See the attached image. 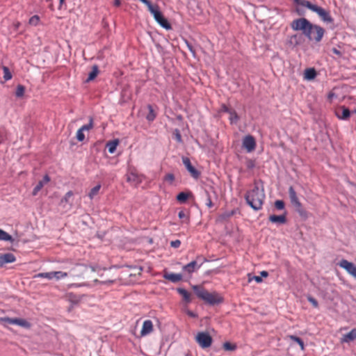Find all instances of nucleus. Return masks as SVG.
<instances>
[{
	"mask_svg": "<svg viewBox=\"0 0 356 356\" xmlns=\"http://www.w3.org/2000/svg\"><path fill=\"white\" fill-rule=\"evenodd\" d=\"M291 27L294 31H301L302 34L309 40L319 42L321 41L325 30L321 26L312 24L306 18H299L293 20Z\"/></svg>",
	"mask_w": 356,
	"mask_h": 356,
	"instance_id": "nucleus-1",
	"label": "nucleus"
},
{
	"mask_svg": "<svg viewBox=\"0 0 356 356\" xmlns=\"http://www.w3.org/2000/svg\"><path fill=\"white\" fill-rule=\"evenodd\" d=\"M245 197L248 204L254 210H260L266 197L262 181H255L253 188L247 192Z\"/></svg>",
	"mask_w": 356,
	"mask_h": 356,
	"instance_id": "nucleus-2",
	"label": "nucleus"
},
{
	"mask_svg": "<svg viewBox=\"0 0 356 356\" xmlns=\"http://www.w3.org/2000/svg\"><path fill=\"white\" fill-rule=\"evenodd\" d=\"M294 2L299 6L306 7L310 10L317 13L321 19L325 22L332 23L334 21L329 11L325 10L324 8L318 6L317 5L312 4L307 0H294Z\"/></svg>",
	"mask_w": 356,
	"mask_h": 356,
	"instance_id": "nucleus-3",
	"label": "nucleus"
},
{
	"mask_svg": "<svg viewBox=\"0 0 356 356\" xmlns=\"http://www.w3.org/2000/svg\"><path fill=\"white\" fill-rule=\"evenodd\" d=\"M193 289L198 298L209 305H214L221 303L223 301L222 297L216 292L209 293L204 289L198 286H193Z\"/></svg>",
	"mask_w": 356,
	"mask_h": 356,
	"instance_id": "nucleus-4",
	"label": "nucleus"
},
{
	"mask_svg": "<svg viewBox=\"0 0 356 356\" xmlns=\"http://www.w3.org/2000/svg\"><path fill=\"white\" fill-rule=\"evenodd\" d=\"M195 341L202 348H207L212 344L213 339L208 332H200L195 336Z\"/></svg>",
	"mask_w": 356,
	"mask_h": 356,
	"instance_id": "nucleus-5",
	"label": "nucleus"
},
{
	"mask_svg": "<svg viewBox=\"0 0 356 356\" xmlns=\"http://www.w3.org/2000/svg\"><path fill=\"white\" fill-rule=\"evenodd\" d=\"M94 127L93 118H90L89 120V123L87 124L83 125L81 128H79L76 134V138L78 141L83 142L85 140L84 131H90Z\"/></svg>",
	"mask_w": 356,
	"mask_h": 356,
	"instance_id": "nucleus-6",
	"label": "nucleus"
},
{
	"mask_svg": "<svg viewBox=\"0 0 356 356\" xmlns=\"http://www.w3.org/2000/svg\"><path fill=\"white\" fill-rule=\"evenodd\" d=\"M338 265L346 270V272L356 279V266L346 259H342Z\"/></svg>",
	"mask_w": 356,
	"mask_h": 356,
	"instance_id": "nucleus-7",
	"label": "nucleus"
},
{
	"mask_svg": "<svg viewBox=\"0 0 356 356\" xmlns=\"http://www.w3.org/2000/svg\"><path fill=\"white\" fill-rule=\"evenodd\" d=\"M74 204V193L72 191H68L60 200V205L67 209H70Z\"/></svg>",
	"mask_w": 356,
	"mask_h": 356,
	"instance_id": "nucleus-8",
	"label": "nucleus"
},
{
	"mask_svg": "<svg viewBox=\"0 0 356 356\" xmlns=\"http://www.w3.org/2000/svg\"><path fill=\"white\" fill-rule=\"evenodd\" d=\"M4 322L12 325H17L25 328H30L31 323L24 318H4L2 319Z\"/></svg>",
	"mask_w": 356,
	"mask_h": 356,
	"instance_id": "nucleus-9",
	"label": "nucleus"
},
{
	"mask_svg": "<svg viewBox=\"0 0 356 356\" xmlns=\"http://www.w3.org/2000/svg\"><path fill=\"white\" fill-rule=\"evenodd\" d=\"M243 147L245 148L248 152L254 151L256 147L254 138L251 135L245 136L243 140Z\"/></svg>",
	"mask_w": 356,
	"mask_h": 356,
	"instance_id": "nucleus-10",
	"label": "nucleus"
},
{
	"mask_svg": "<svg viewBox=\"0 0 356 356\" xmlns=\"http://www.w3.org/2000/svg\"><path fill=\"white\" fill-rule=\"evenodd\" d=\"M182 162L193 178L197 179L200 177V172L192 165L189 158L185 156L182 157Z\"/></svg>",
	"mask_w": 356,
	"mask_h": 356,
	"instance_id": "nucleus-11",
	"label": "nucleus"
},
{
	"mask_svg": "<svg viewBox=\"0 0 356 356\" xmlns=\"http://www.w3.org/2000/svg\"><path fill=\"white\" fill-rule=\"evenodd\" d=\"M335 114L339 119L346 120L350 117V111L346 106H341L336 109Z\"/></svg>",
	"mask_w": 356,
	"mask_h": 356,
	"instance_id": "nucleus-12",
	"label": "nucleus"
},
{
	"mask_svg": "<svg viewBox=\"0 0 356 356\" xmlns=\"http://www.w3.org/2000/svg\"><path fill=\"white\" fill-rule=\"evenodd\" d=\"M289 195L291 204L296 208L301 207V203L297 196L296 192L295 191L293 186H290L289 188Z\"/></svg>",
	"mask_w": 356,
	"mask_h": 356,
	"instance_id": "nucleus-13",
	"label": "nucleus"
},
{
	"mask_svg": "<svg viewBox=\"0 0 356 356\" xmlns=\"http://www.w3.org/2000/svg\"><path fill=\"white\" fill-rule=\"evenodd\" d=\"M16 261L15 256L12 253H6L0 255V267H3L8 263H13Z\"/></svg>",
	"mask_w": 356,
	"mask_h": 356,
	"instance_id": "nucleus-14",
	"label": "nucleus"
},
{
	"mask_svg": "<svg viewBox=\"0 0 356 356\" xmlns=\"http://www.w3.org/2000/svg\"><path fill=\"white\" fill-rule=\"evenodd\" d=\"M153 331V323L150 320H146L143 322L140 331V335L144 337L150 334Z\"/></svg>",
	"mask_w": 356,
	"mask_h": 356,
	"instance_id": "nucleus-15",
	"label": "nucleus"
},
{
	"mask_svg": "<svg viewBox=\"0 0 356 356\" xmlns=\"http://www.w3.org/2000/svg\"><path fill=\"white\" fill-rule=\"evenodd\" d=\"M163 277L165 280H168L172 282L175 283L181 280L182 275L181 274L164 272Z\"/></svg>",
	"mask_w": 356,
	"mask_h": 356,
	"instance_id": "nucleus-16",
	"label": "nucleus"
},
{
	"mask_svg": "<svg viewBox=\"0 0 356 356\" xmlns=\"http://www.w3.org/2000/svg\"><path fill=\"white\" fill-rule=\"evenodd\" d=\"M356 339V328L351 330L348 333L343 335L341 339L342 343H350Z\"/></svg>",
	"mask_w": 356,
	"mask_h": 356,
	"instance_id": "nucleus-17",
	"label": "nucleus"
},
{
	"mask_svg": "<svg viewBox=\"0 0 356 356\" xmlns=\"http://www.w3.org/2000/svg\"><path fill=\"white\" fill-rule=\"evenodd\" d=\"M200 266H198L196 261H193L189 264L183 266V270L188 273V274H191L192 273L197 270Z\"/></svg>",
	"mask_w": 356,
	"mask_h": 356,
	"instance_id": "nucleus-18",
	"label": "nucleus"
},
{
	"mask_svg": "<svg viewBox=\"0 0 356 356\" xmlns=\"http://www.w3.org/2000/svg\"><path fill=\"white\" fill-rule=\"evenodd\" d=\"M202 201L204 202V204L209 208H211L213 206V204L211 200V197L207 191H204L202 195Z\"/></svg>",
	"mask_w": 356,
	"mask_h": 356,
	"instance_id": "nucleus-19",
	"label": "nucleus"
},
{
	"mask_svg": "<svg viewBox=\"0 0 356 356\" xmlns=\"http://www.w3.org/2000/svg\"><path fill=\"white\" fill-rule=\"evenodd\" d=\"M316 76V72L314 68H307L304 72V79L306 80H312Z\"/></svg>",
	"mask_w": 356,
	"mask_h": 356,
	"instance_id": "nucleus-20",
	"label": "nucleus"
},
{
	"mask_svg": "<svg viewBox=\"0 0 356 356\" xmlns=\"http://www.w3.org/2000/svg\"><path fill=\"white\" fill-rule=\"evenodd\" d=\"M119 144L118 140H111L107 143L106 147L109 153L113 154L115 152L117 146Z\"/></svg>",
	"mask_w": 356,
	"mask_h": 356,
	"instance_id": "nucleus-21",
	"label": "nucleus"
},
{
	"mask_svg": "<svg viewBox=\"0 0 356 356\" xmlns=\"http://www.w3.org/2000/svg\"><path fill=\"white\" fill-rule=\"evenodd\" d=\"M177 291L178 293L182 296L183 299L186 302H190L191 299V293L187 291L186 289H177Z\"/></svg>",
	"mask_w": 356,
	"mask_h": 356,
	"instance_id": "nucleus-22",
	"label": "nucleus"
},
{
	"mask_svg": "<svg viewBox=\"0 0 356 356\" xmlns=\"http://www.w3.org/2000/svg\"><path fill=\"white\" fill-rule=\"evenodd\" d=\"M147 108H148L149 113H148V114L146 116V119L149 122H152L156 118V113H155V111H154V108H153L152 105L149 104L147 106Z\"/></svg>",
	"mask_w": 356,
	"mask_h": 356,
	"instance_id": "nucleus-23",
	"label": "nucleus"
},
{
	"mask_svg": "<svg viewBox=\"0 0 356 356\" xmlns=\"http://www.w3.org/2000/svg\"><path fill=\"white\" fill-rule=\"evenodd\" d=\"M190 195H191V193L181 192L177 195V200L180 203H184Z\"/></svg>",
	"mask_w": 356,
	"mask_h": 356,
	"instance_id": "nucleus-24",
	"label": "nucleus"
},
{
	"mask_svg": "<svg viewBox=\"0 0 356 356\" xmlns=\"http://www.w3.org/2000/svg\"><path fill=\"white\" fill-rule=\"evenodd\" d=\"M99 69L97 65H93L92 68V71L89 73L88 77L87 79V82L92 81L98 74Z\"/></svg>",
	"mask_w": 356,
	"mask_h": 356,
	"instance_id": "nucleus-25",
	"label": "nucleus"
},
{
	"mask_svg": "<svg viewBox=\"0 0 356 356\" xmlns=\"http://www.w3.org/2000/svg\"><path fill=\"white\" fill-rule=\"evenodd\" d=\"M127 180L129 182H133V183H136V184H138L140 182V180L139 179L137 174H136L135 172H131L127 175Z\"/></svg>",
	"mask_w": 356,
	"mask_h": 356,
	"instance_id": "nucleus-26",
	"label": "nucleus"
},
{
	"mask_svg": "<svg viewBox=\"0 0 356 356\" xmlns=\"http://www.w3.org/2000/svg\"><path fill=\"white\" fill-rule=\"evenodd\" d=\"M270 220L273 222H284L286 220L285 216L284 215H272L270 216Z\"/></svg>",
	"mask_w": 356,
	"mask_h": 356,
	"instance_id": "nucleus-27",
	"label": "nucleus"
},
{
	"mask_svg": "<svg viewBox=\"0 0 356 356\" xmlns=\"http://www.w3.org/2000/svg\"><path fill=\"white\" fill-rule=\"evenodd\" d=\"M101 188V185L98 184L93 187L88 193L90 200H92L98 193Z\"/></svg>",
	"mask_w": 356,
	"mask_h": 356,
	"instance_id": "nucleus-28",
	"label": "nucleus"
},
{
	"mask_svg": "<svg viewBox=\"0 0 356 356\" xmlns=\"http://www.w3.org/2000/svg\"><path fill=\"white\" fill-rule=\"evenodd\" d=\"M231 124H236L238 122L239 120V117L236 112L234 110H232L229 113V118Z\"/></svg>",
	"mask_w": 356,
	"mask_h": 356,
	"instance_id": "nucleus-29",
	"label": "nucleus"
},
{
	"mask_svg": "<svg viewBox=\"0 0 356 356\" xmlns=\"http://www.w3.org/2000/svg\"><path fill=\"white\" fill-rule=\"evenodd\" d=\"M288 337L290 339H291L292 341L296 342L300 346V349L302 350H303L305 349L304 342L300 338H299L296 336H294V335H289Z\"/></svg>",
	"mask_w": 356,
	"mask_h": 356,
	"instance_id": "nucleus-30",
	"label": "nucleus"
},
{
	"mask_svg": "<svg viewBox=\"0 0 356 356\" xmlns=\"http://www.w3.org/2000/svg\"><path fill=\"white\" fill-rule=\"evenodd\" d=\"M34 277H40V278H46L48 280H51L54 278V271L48 272V273H40L34 276Z\"/></svg>",
	"mask_w": 356,
	"mask_h": 356,
	"instance_id": "nucleus-31",
	"label": "nucleus"
},
{
	"mask_svg": "<svg viewBox=\"0 0 356 356\" xmlns=\"http://www.w3.org/2000/svg\"><path fill=\"white\" fill-rule=\"evenodd\" d=\"M3 72V79L5 81L10 80L13 77L11 72H10V70L6 66L2 67Z\"/></svg>",
	"mask_w": 356,
	"mask_h": 356,
	"instance_id": "nucleus-32",
	"label": "nucleus"
},
{
	"mask_svg": "<svg viewBox=\"0 0 356 356\" xmlns=\"http://www.w3.org/2000/svg\"><path fill=\"white\" fill-rule=\"evenodd\" d=\"M0 241H13V238L7 232H4L2 229H0Z\"/></svg>",
	"mask_w": 356,
	"mask_h": 356,
	"instance_id": "nucleus-33",
	"label": "nucleus"
},
{
	"mask_svg": "<svg viewBox=\"0 0 356 356\" xmlns=\"http://www.w3.org/2000/svg\"><path fill=\"white\" fill-rule=\"evenodd\" d=\"M68 274L66 272L54 271V278L58 280L67 277Z\"/></svg>",
	"mask_w": 356,
	"mask_h": 356,
	"instance_id": "nucleus-34",
	"label": "nucleus"
},
{
	"mask_svg": "<svg viewBox=\"0 0 356 356\" xmlns=\"http://www.w3.org/2000/svg\"><path fill=\"white\" fill-rule=\"evenodd\" d=\"M25 92V87L22 85H18L16 89L15 95L17 97H22Z\"/></svg>",
	"mask_w": 356,
	"mask_h": 356,
	"instance_id": "nucleus-35",
	"label": "nucleus"
},
{
	"mask_svg": "<svg viewBox=\"0 0 356 356\" xmlns=\"http://www.w3.org/2000/svg\"><path fill=\"white\" fill-rule=\"evenodd\" d=\"M223 348L225 350L232 351L236 348V346L230 342H225L223 343Z\"/></svg>",
	"mask_w": 356,
	"mask_h": 356,
	"instance_id": "nucleus-36",
	"label": "nucleus"
},
{
	"mask_svg": "<svg viewBox=\"0 0 356 356\" xmlns=\"http://www.w3.org/2000/svg\"><path fill=\"white\" fill-rule=\"evenodd\" d=\"M43 186V181H40L33 190V195H36Z\"/></svg>",
	"mask_w": 356,
	"mask_h": 356,
	"instance_id": "nucleus-37",
	"label": "nucleus"
},
{
	"mask_svg": "<svg viewBox=\"0 0 356 356\" xmlns=\"http://www.w3.org/2000/svg\"><path fill=\"white\" fill-rule=\"evenodd\" d=\"M39 17L38 15H33L29 19V23L32 26H37L39 23Z\"/></svg>",
	"mask_w": 356,
	"mask_h": 356,
	"instance_id": "nucleus-38",
	"label": "nucleus"
},
{
	"mask_svg": "<svg viewBox=\"0 0 356 356\" xmlns=\"http://www.w3.org/2000/svg\"><path fill=\"white\" fill-rule=\"evenodd\" d=\"M275 207L276 209L282 210L284 208V202L282 200H277L275 202Z\"/></svg>",
	"mask_w": 356,
	"mask_h": 356,
	"instance_id": "nucleus-39",
	"label": "nucleus"
},
{
	"mask_svg": "<svg viewBox=\"0 0 356 356\" xmlns=\"http://www.w3.org/2000/svg\"><path fill=\"white\" fill-rule=\"evenodd\" d=\"M68 299L73 302H78L79 301V298H78L75 295L72 293H69L67 295Z\"/></svg>",
	"mask_w": 356,
	"mask_h": 356,
	"instance_id": "nucleus-40",
	"label": "nucleus"
},
{
	"mask_svg": "<svg viewBox=\"0 0 356 356\" xmlns=\"http://www.w3.org/2000/svg\"><path fill=\"white\" fill-rule=\"evenodd\" d=\"M308 300L310 303H312V305L314 307H318V303L317 302V300L312 298V297H309L308 298Z\"/></svg>",
	"mask_w": 356,
	"mask_h": 356,
	"instance_id": "nucleus-41",
	"label": "nucleus"
},
{
	"mask_svg": "<svg viewBox=\"0 0 356 356\" xmlns=\"http://www.w3.org/2000/svg\"><path fill=\"white\" fill-rule=\"evenodd\" d=\"M180 245H181V241L179 240L172 241L170 243V245L175 248H179L180 246Z\"/></svg>",
	"mask_w": 356,
	"mask_h": 356,
	"instance_id": "nucleus-42",
	"label": "nucleus"
},
{
	"mask_svg": "<svg viewBox=\"0 0 356 356\" xmlns=\"http://www.w3.org/2000/svg\"><path fill=\"white\" fill-rule=\"evenodd\" d=\"M165 180L172 182L175 180V176L171 173L167 174L165 177Z\"/></svg>",
	"mask_w": 356,
	"mask_h": 356,
	"instance_id": "nucleus-43",
	"label": "nucleus"
},
{
	"mask_svg": "<svg viewBox=\"0 0 356 356\" xmlns=\"http://www.w3.org/2000/svg\"><path fill=\"white\" fill-rule=\"evenodd\" d=\"M332 51L333 54L337 55L338 57H341L343 55L342 52L341 51H339V49H337V48H332Z\"/></svg>",
	"mask_w": 356,
	"mask_h": 356,
	"instance_id": "nucleus-44",
	"label": "nucleus"
},
{
	"mask_svg": "<svg viewBox=\"0 0 356 356\" xmlns=\"http://www.w3.org/2000/svg\"><path fill=\"white\" fill-rule=\"evenodd\" d=\"M179 217L180 219L187 218V214L186 212L184 211H180L179 212Z\"/></svg>",
	"mask_w": 356,
	"mask_h": 356,
	"instance_id": "nucleus-45",
	"label": "nucleus"
},
{
	"mask_svg": "<svg viewBox=\"0 0 356 356\" xmlns=\"http://www.w3.org/2000/svg\"><path fill=\"white\" fill-rule=\"evenodd\" d=\"M186 44H187V47L189 49V51L193 54V56H195V51L193 47L191 44H189L188 42H186Z\"/></svg>",
	"mask_w": 356,
	"mask_h": 356,
	"instance_id": "nucleus-46",
	"label": "nucleus"
},
{
	"mask_svg": "<svg viewBox=\"0 0 356 356\" xmlns=\"http://www.w3.org/2000/svg\"><path fill=\"white\" fill-rule=\"evenodd\" d=\"M232 109L231 108H229L226 105L223 104L221 107V111H223V112H225V113H227L229 114L230 111H232Z\"/></svg>",
	"mask_w": 356,
	"mask_h": 356,
	"instance_id": "nucleus-47",
	"label": "nucleus"
},
{
	"mask_svg": "<svg viewBox=\"0 0 356 356\" xmlns=\"http://www.w3.org/2000/svg\"><path fill=\"white\" fill-rule=\"evenodd\" d=\"M254 280L257 282V283H261L262 282V278L259 276L254 275L253 276Z\"/></svg>",
	"mask_w": 356,
	"mask_h": 356,
	"instance_id": "nucleus-48",
	"label": "nucleus"
},
{
	"mask_svg": "<svg viewBox=\"0 0 356 356\" xmlns=\"http://www.w3.org/2000/svg\"><path fill=\"white\" fill-rule=\"evenodd\" d=\"M42 181H43V185H44V184H47V183H48L50 181V178H49V177L47 175H46L43 177V179Z\"/></svg>",
	"mask_w": 356,
	"mask_h": 356,
	"instance_id": "nucleus-49",
	"label": "nucleus"
},
{
	"mask_svg": "<svg viewBox=\"0 0 356 356\" xmlns=\"http://www.w3.org/2000/svg\"><path fill=\"white\" fill-rule=\"evenodd\" d=\"M261 275L264 277H267L268 276V273L266 270H263L260 273Z\"/></svg>",
	"mask_w": 356,
	"mask_h": 356,
	"instance_id": "nucleus-50",
	"label": "nucleus"
},
{
	"mask_svg": "<svg viewBox=\"0 0 356 356\" xmlns=\"http://www.w3.org/2000/svg\"><path fill=\"white\" fill-rule=\"evenodd\" d=\"M121 4L120 0H114V6L116 7L120 6Z\"/></svg>",
	"mask_w": 356,
	"mask_h": 356,
	"instance_id": "nucleus-51",
	"label": "nucleus"
},
{
	"mask_svg": "<svg viewBox=\"0 0 356 356\" xmlns=\"http://www.w3.org/2000/svg\"><path fill=\"white\" fill-rule=\"evenodd\" d=\"M248 282H251L252 280H254L253 276L251 275V273H248Z\"/></svg>",
	"mask_w": 356,
	"mask_h": 356,
	"instance_id": "nucleus-52",
	"label": "nucleus"
},
{
	"mask_svg": "<svg viewBox=\"0 0 356 356\" xmlns=\"http://www.w3.org/2000/svg\"><path fill=\"white\" fill-rule=\"evenodd\" d=\"M188 314L190 316H192V317H195V315L192 312H188Z\"/></svg>",
	"mask_w": 356,
	"mask_h": 356,
	"instance_id": "nucleus-53",
	"label": "nucleus"
},
{
	"mask_svg": "<svg viewBox=\"0 0 356 356\" xmlns=\"http://www.w3.org/2000/svg\"><path fill=\"white\" fill-rule=\"evenodd\" d=\"M19 25H20V23H19V22H17V23H15V28H16V29H18V27L19 26Z\"/></svg>",
	"mask_w": 356,
	"mask_h": 356,
	"instance_id": "nucleus-54",
	"label": "nucleus"
},
{
	"mask_svg": "<svg viewBox=\"0 0 356 356\" xmlns=\"http://www.w3.org/2000/svg\"><path fill=\"white\" fill-rule=\"evenodd\" d=\"M253 165H254V164H253V163H252V162H250V163L248 164V166L249 168H251V167H252V166H253Z\"/></svg>",
	"mask_w": 356,
	"mask_h": 356,
	"instance_id": "nucleus-55",
	"label": "nucleus"
},
{
	"mask_svg": "<svg viewBox=\"0 0 356 356\" xmlns=\"http://www.w3.org/2000/svg\"><path fill=\"white\" fill-rule=\"evenodd\" d=\"M296 37H297V35H293V36L291 37V40H292V39H296Z\"/></svg>",
	"mask_w": 356,
	"mask_h": 356,
	"instance_id": "nucleus-56",
	"label": "nucleus"
},
{
	"mask_svg": "<svg viewBox=\"0 0 356 356\" xmlns=\"http://www.w3.org/2000/svg\"><path fill=\"white\" fill-rule=\"evenodd\" d=\"M59 1H60V4H63L64 3V1H65V0H59Z\"/></svg>",
	"mask_w": 356,
	"mask_h": 356,
	"instance_id": "nucleus-57",
	"label": "nucleus"
},
{
	"mask_svg": "<svg viewBox=\"0 0 356 356\" xmlns=\"http://www.w3.org/2000/svg\"><path fill=\"white\" fill-rule=\"evenodd\" d=\"M352 113H356V109H355L354 111H353V112H352Z\"/></svg>",
	"mask_w": 356,
	"mask_h": 356,
	"instance_id": "nucleus-58",
	"label": "nucleus"
}]
</instances>
